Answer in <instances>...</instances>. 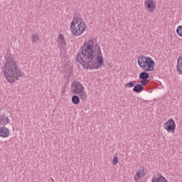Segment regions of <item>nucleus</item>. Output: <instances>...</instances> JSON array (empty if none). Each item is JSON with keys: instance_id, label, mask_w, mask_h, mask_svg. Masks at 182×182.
I'll return each mask as SVG.
<instances>
[{"instance_id": "nucleus-3", "label": "nucleus", "mask_w": 182, "mask_h": 182, "mask_svg": "<svg viewBox=\"0 0 182 182\" xmlns=\"http://www.w3.org/2000/svg\"><path fill=\"white\" fill-rule=\"evenodd\" d=\"M70 29H72L73 35H75V36H80L85 31L86 24L82 21L79 14H75L74 18L70 24Z\"/></svg>"}, {"instance_id": "nucleus-16", "label": "nucleus", "mask_w": 182, "mask_h": 182, "mask_svg": "<svg viewBox=\"0 0 182 182\" xmlns=\"http://www.w3.org/2000/svg\"><path fill=\"white\" fill-rule=\"evenodd\" d=\"M176 33H177L179 36H182V26H178V28H177V29H176Z\"/></svg>"}, {"instance_id": "nucleus-1", "label": "nucleus", "mask_w": 182, "mask_h": 182, "mask_svg": "<svg viewBox=\"0 0 182 182\" xmlns=\"http://www.w3.org/2000/svg\"><path fill=\"white\" fill-rule=\"evenodd\" d=\"M93 39L95 38H90L83 45L76 57L77 62L86 63H81L84 69H99L104 63L100 46L97 43L95 44Z\"/></svg>"}, {"instance_id": "nucleus-21", "label": "nucleus", "mask_w": 182, "mask_h": 182, "mask_svg": "<svg viewBox=\"0 0 182 182\" xmlns=\"http://www.w3.org/2000/svg\"><path fill=\"white\" fill-rule=\"evenodd\" d=\"M142 171H144V169H142Z\"/></svg>"}, {"instance_id": "nucleus-12", "label": "nucleus", "mask_w": 182, "mask_h": 182, "mask_svg": "<svg viewBox=\"0 0 182 182\" xmlns=\"http://www.w3.org/2000/svg\"><path fill=\"white\" fill-rule=\"evenodd\" d=\"M148 71H144V72H141L140 74H139V79H141V80H149V77H150V75H149L147 73Z\"/></svg>"}, {"instance_id": "nucleus-18", "label": "nucleus", "mask_w": 182, "mask_h": 182, "mask_svg": "<svg viewBox=\"0 0 182 182\" xmlns=\"http://www.w3.org/2000/svg\"><path fill=\"white\" fill-rule=\"evenodd\" d=\"M135 82H130L125 85V87H134L135 86Z\"/></svg>"}, {"instance_id": "nucleus-6", "label": "nucleus", "mask_w": 182, "mask_h": 182, "mask_svg": "<svg viewBox=\"0 0 182 182\" xmlns=\"http://www.w3.org/2000/svg\"><path fill=\"white\" fill-rule=\"evenodd\" d=\"M164 127L168 133H174L176 132V122L173 119H168L164 124Z\"/></svg>"}, {"instance_id": "nucleus-20", "label": "nucleus", "mask_w": 182, "mask_h": 182, "mask_svg": "<svg viewBox=\"0 0 182 182\" xmlns=\"http://www.w3.org/2000/svg\"><path fill=\"white\" fill-rule=\"evenodd\" d=\"M112 163H113L114 166H116L117 164V163H119V159H118L117 156H114L113 158Z\"/></svg>"}, {"instance_id": "nucleus-14", "label": "nucleus", "mask_w": 182, "mask_h": 182, "mask_svg": "<svg viewBox=\"0 0 182 182\" xmlns=\"http://www.w3.org/2000/svg\"><path fill=\"white\" fill-rule=\"evenodd\" d=\"M71 100L73 105H79L80 103V98L77 95L73 96Z\"/></svg>"}, {"instance_id": "nucleus-7", "label": "nucleus", "mask_w": 182, "mask_h": 182, "mask_svg": "<svg viewBox=\"0 0 182 182\" xmlns=\"http://www.w3.org/2000/svg\"><path fill=\"white\" fill-rule=\"evenodd\" d=\"M145 8L148 12H154L156 9V1L154 0H146L144 2Z\"/></svg>"}, {"instance_id": "nucleus-8", "label": "nucleus", "mask_w": 182, "mask_h": 182, "mask_svg": "<svg viewBox=\"0 0 182 182\" xmlns=\"http://www.w3.org/2000/svg\"><path fill=\"white\" fill-rule=\"evenodd\" d=\"M9 136V129L5 127H0V137L5 139Z\"/></svg>"}, {"instance_id": "nucleus-10", "label": "nucleus", "mask_w": 182, "mask_h": 182, "mask_svg": "<svg viewBox=\"0 0 182 182\" xmlns=\"http://www.w3.org/2000/svg\"><path fill=\"white\" fill-rule=\"evenodd\" d=\"M144 90V87H142L140 84H136L133 87V92L135 93H141Z\"/></svg>"}, {"instance_id": "nucleus-9", "label": "nucleus", "mask_w": 182, "mask_h": 182, "mask_svg": "<svg viewBox=\"0 0 182 182\" xmlns=\"http://www.w3.org/2000/svg\"><path fill=\"white\" fill-rule=\"evenodd\" d=\"M58 43L59 46H61L63 49L66 48V41H65V37L63 35L60 34L58 38Z\"/></svg>"}, {"instance_id": "nucleus-11", "label": "nucleus", "mask_w": 182, "mask_h": 182, "mask_svg": "<svg viewBox=\"0 0 182 182\" xmlns=\"http://www.w3.org/2000/svg\"><path fill=\"white\" fill-rule=\"evenodd\" d=\"M177 70L179 71V73L182 75V56H180L177 60Z\"/></svg>"}, {"instance_id": "nucleus-19", "label": "nucleus", "mask_w": 182, "mask_h": 182, "mask_svg": "<svg viewBox=\"0 0 182 182\" xmlns=\"http://www.w3.org/2000/svg\"><path fill=\"white\" fill-rule=\"evenodd\" d=\"M39 41V36L36 34L33 35V42L36 43Z\"/></svg>"}, {"instance_id": "nucleus-13", "label": "nucleus", "mask_w": 182, "mask_h": 182, "mask_svg": "<svg viewBox=\"0 0 182 182\" xmlns=\"http://www.w3.org/2000/svg\"><path fill=\"white\" fill-rule=\"evenodd\" d=\"M0 123H2L3 126H6L9 123V118L5 117V115L0 116Z\"/></svg>"}, {"instance_id": "nucleus-4", "label": "nucleus", "mask_w": 182, "mask_h": 182, "mask_svg": "<svg viewBox=\"0 0 182 182\" xmlns=\"http://www.w3.org/2000/svg\"><path fill=\"white\" fill-rule=\"evenodd\" d=\"M137 62L139 66L141 68L144 72H151L152 70H154V65L156 63L151 57L139 55Z\"/></svg>"}, {"instance_id": "nucleus-17", "label": "nucleus", "mask_w": 182, "mask_h": 182, "mask_svg": "<svg viewBox=\"0 0 182 182\" xmlns=\"http://www.w3.org/2000/svg\"><path fill=\"white\" fill-rule=\"evenodd\" d=\"M142 173L143 172H141V171H139V172L136 173V176H134L135 181H137V180H139V178H141Z\"/></svg>"}, {"instance_id": "nucleus-2", "label": "nucleus", "mask_w": 182, "mask_h": 182, "mask_svg": "<svg viewBox=\"0 0 182 182\" xmlns=\"http://www.w3.org/2000/svg\"><path fill=\"white\" fill-rule=\"evenodd\" d=\"M5 59L6 63L2 68V72L9 83H15L22 76L21 69L18 68V65L14 60V55L11 53H7Z\"/></svg>"}, {"instance_id": "nucleus-5", "label": "nucleus", "mask_w": 182, "mask_h": 182, "mask_svg": "<svg viewBox=\"0 0 182 182\" xmlns=\"http://www.w3.org/2000/svg\"><path fill=\"white\" fill-rule=\"evenodd\" d=\"M71 92L73 93V95H77L80 96V99H81V100L85 101L87 99L83 85L77 81H75L71 83Z\"/></svg>"}, {"instance_id": "nucleus-15", "label": "nucleus", "mask_w": 182, "mask_h": 182, "mask_svg": "<svg viewBox=\"0 0 182 182\" xmlns=\"http://www.w3.org/2000/svg\"><path fill=\"white\" fill-rule=\"evenodd\" d=\"M140 83V85L142 86V87L144 86H147V85H149V80H141Z\"/></svg>"}]
</instances>
